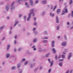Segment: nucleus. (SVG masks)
<instances>
[{"label":"nucleus","instance_id":"f257e3e1","mask_svg":"<svg viewBox=\"0 0 73 73\" xmlns=\"http://www.w3.org/2000/svg\"><path fill=\"white\" fill-rule=\"evenodd\" d=\"M33 13V9H31L30 10V13L29 14L28 18L27 19V21H29V19H31V14Z\"/></svg>","mask_w":73,"mask_h":73},{"label":"nucleus","instance_id":"f03ea898","mask_svg":"<svg viewBox=\"0 0 73 73\" xmlns=\"http://www.w3.org/2000/svg\"><path fill=\"white\" fill-rule=\"evenodd\" d=\"M14 3H15V2H13V3L11 4V10H12V9H14L15 8V7H13V5L14 4Z\"/></svg>","mask_w":73,"mask_h":73},{"label":"nucleus","instance_id":"7ed1b4c3","mask_svg":"<svg viewBox=\"0 0 73 73\" xmlns=\"http://www.w3.org/2000/svg\"><path fill=\"white\" fill-rule=\"evenodd\" d=\"M55 42V41H52V47H54V44Z\"/></svg>","mask_w":73,"mask_h":73},{"label":"nucleus","instance_id":"20e7f679","mask_svg":"<svg viewBox=\"0 0 73 73\" xmlns=\"http://www.w3.org/2000/svg\"><path fill=\"white\" fill-rule=\"evenodd\" d=\"M66 42H64L62 43V45L63 46H66Z\"/></svg>","mask_w":73,"mask_h":73},{"label":"nucleus","instance_id":"39448f33","mask_svg":"<svg viewBox=\"0 0 73 73\" xmlns=\"http://www.w3.org/2000/svg\"><path fill=\"white\" fill-rule=\"evenodd\" d=\"M30 3L31 5H33V1L32 0H30Z\"/></svg>","mask_w":73,"mask_h":73},{"label":"nucleus","instance_id":"423d86ee","mask_svg":"<svg viewBox=\"0 0 73 73\" xmlns=\"http://www.w3.org/2000/svg\"><path fill=\"white\" fill-rule=\"evenodd\" d=\"M52 50L53 53H56V50H55V49L54 48H53L52 49Z\"/></svg>","mask_w":73,"mask_h":73},{"label":"nucleus","instance_id":"0eeeda50","mask_svg":"<svg viewBox=\"0 0 73 73\" xmlns=\"http://www.w3.org/2000/svg\"><path fill=\"white\" fill-rule=\"evenodd\" d=\"M72 54L71 53H70L69 55H68V60H69V59L70 58V57H71V55Z\"/></svg>","mask_w":73,"mask_h":73},{"label":"nucleus","instance_id":"6e6552de","mask_svg":"<svg viewBox=\"0 0 73 73\" xmlns=\"http://www.w3.org/2000/svg\"><path fill=\"white\" fill-rule=\"evenodd\" d=\"M56 23H59V21H58V17H56Z\"/></svg>","mask_w":73,"mask_h":73},{"label":"nucleus","instance_id":"1a4fd4ad","mask_svg":"<svg viewBox=\"0 0 73 73\" xmlns=\"http://www.w3.org/2000/svg\"><path fill=\"white\" fill-rule=\"evenodd\" d=\"M57 13H59L60 12H61V10L60 9H58L57 10Z\"/></svg>","mask_w":73,"mask_h":73},{"label":"nucleus","instance_id":"9d476101","mask_svg":"<svg viewBox=\"0 0 73 73\" xmlns=\"http://www.w3.org/2000/svg\"><path fill=\"white\" fill-rule=\"evenodd\" d=\"M9 5L6 6V9H7L6 10H7V11L8 10V9H8L9 8Z\"/></svg>","mask_w":73,"mask_h":73},{"label":"nucleus","instance_id":"9b49d317","mask_svg":"<svg viewBox=\"0 0 73 73\" xmlns=\"http://www.w3.org/2000/svg\"><path fill=\"white\" fill-rule=\"evenodd\" d=\"M50 15L51 16H52V17H54V14H52V13H50Z\"/></svg>","mask_w":73,"mask_h":73},{"label":"nucleus","instance_id":"f8f14e48","mask_svg":"<svg viewBox=\"0 0 73 73\" xmlns=\"http://www.w3.org/2000/svg\"><path fill=\"white\" fill-rule=\"evenodd\" d=\"M9 54L7 53L6 55V57L7 58H8L9 56Z\"/></svg>","mask_w":73,"mask_h":73},{"label":"nucleus","instance_id":"ddd939ff","mask_svg":"<svg viewBox=\"0 0 73 73\" xmlns=\"http://www.w3.org/2000/svg\"><path fill=\"white\" fill-rule=\"evenodd\" d=\"M9 47H10V45H7V50H8L9 49Z\"/></svg>","mask_w":73,"mask_h":73},{"label":"nucleus","instance_id":"4468645a","mask_svg":"<svg viewBox=\"0 0 73 73\" xmlns=\"http://www.w3.org/2000/svg\"><path fill=\"white\" fill-rule=\"evenodd\" d=\"M64 10L65 11V13H68V9H66V8L64 9Z\"/></svg>","mask_w":73,"mask_h":73},{"label":"nucleus","instance_id":"2eb2a0df","mask_svg":"<svg viewBox=\"0 0 73 73\" xmlns=\"http://www.w3.org/2000/svg\"><path fill=\"white\" fill-rule=\"evenodd\" d=\"M19 23V22L17 21L16 23H15L14 25V27H15L16 25L17 24V23Z\"/></svg>","mask_w":73,"mask_h":73},{"label":"nucleus","instance_id":"dca6fc26","mask_svg":"<svg viewBox=\"0 0 73 73\" xmlns=\"http://www.w3.org/2000/svg\"><path fill=\"white\" fill-rule=\"evenodd\" d=\"M69 3L70 4H72L73 3V1H72V0H70Z\"/></svg>","mask_w":73,"mask_h":73},{"label":"nucleus","instance_id":"f3484780","mask_svg":"<svg viewBox=\"0 0 73 73\" xmlns=\"http://www.w3.org/2000/svg\"><path fill=\"white\" fill-rule=\"evenodd\" d=\"M37 39H33V42H36V41Z\"/></svg>","mask_w":73,"mask_h":73},{"label":"nucleus","instance_id":"a211bd4d","mask_svg":"<svg viewBox=\"0 0 73 73\" xmlns=\"http://www.w3.org/2000/svg\"><path fill=\"white\" fill-rule=\"evenodd\" d=\"M42 3H43V4H45L46 3V1H42Z\"/></svg>","mask_w":73,"mask_h":73},{"label":"nucleus","instance_id":"6ab92c4d","mask_svg":"<svg viewBox=\"0 0 73 73\" xmlns=\"http://www.w3.org/2000/svg\"><path fill=\"white\" fill-rule=\"evenodd\" d=\"M15 68H16L15 67V66L13 67L12 68V69L13 70V69H15Z\"/></svg>","mask_w":73,"mask_h":73},{"label":"nucleus","instance_id":"aec40b11","mask_svg":"<svg viewBox=\"0 0 73 73\" xmlns=\"http://www.w3.org/2000/svg\"><path fill=\"white\" fill-rule=\"evenodd\" d=\"M53 61H52L51 63V64H50V66H52V65H53Z\"/></svg>","mask_w":73,"mask_h":73},{"label":"nucleus","instance_id":"412c9836","mask_svg":"<svg viewBox=\"0 0 73 73\" xmlns=\"http://www.w3.org/2000/svg\"><path fill=\"white\" fill-rule=\"evenodd\" d=\"M49 54H50V53H48L46 55V57H48Z\"/></svg>","mask_w":73,"mask_h":73},{"label":"nucleus","instance_id":"4be33fe9","mask_svg":"<svg viewBox=\"0 0 73 73\" xmlns=\"http://www.w3.org/2000/svg\"><path fill=\"white\" fill-rule=\"evenodd\" d=\"M51 72V69H49L48 70V73H50Z\"/></svg>","mask_w":73,"mask_h":73},{"label":"nucleus","instance_id":"5701e85b","mask_svg":"<svg viewBox=\"0 0 73 73\" xmlns=\"http://www.w3.org/2000/svg\"><path fill=\"white\" fill-rule=\"evenodd\" d=\"M65 13V11H63V13H62V15H64Z\"/></svg>","mask_w":73,"mask_h":73},{"label":"nucleus","instance_id":"b1692460","mask_svg":"<svg viewBox=\"0 0 73 73\" xmlns=\"http://www.w3.org/2000/svg\"><path fill=\"white\" fill-rule=\"evenodd\" d=\"M21 64H18L17 67L18 68H19Z\"/></svg>","mask_w":73,"mask_h":73},{"label":"nucleus","instance_id":"393cba45","mask_svg":"<svg viewBox=\"0 0 73 73\" xmlns=\"http://www.w3.org/2000/svg\"><path fill=\"white\" fill-rule=\"evenodd\" d=\"M72 17H73V11H72Z\"/></svg>","mask_w":73,"mask_h":73},{"label":"nucleus","instance_id":"a878e982","mask_svg":"<svg viewBox=\"0 0 73 73\" xmlns=\"http://www.w3.org/2000/svg\"><path fill=\"white\" fill-rule=\"evenodd\" d=\"M62 63H60L59 64V65H60V66H62Z\"/></svg>","mask_w":73,"mask_h":73},{"label":"nucleus","instance_id":"bb28decb","mask_svg":"<svg viewBox=\"0 0 73 73\" xmlns=\"http://www.w3.org/2000/svg\"><path fill=\"white\" fill-rule=\"evenodd\" d=\"M28 62L27 61L26 62H25V64L27 65V64H28Z\"/></svg>","mask_w":73,"mask_h":73},{"label":"nucleus","instance_id":"cd10ccee","mask_svg":"<svg viewBox=\"0 0 73 73\" xmlns=\"http://www.w3.org/2000/svg\"><path fill=\"white\" fill-rule=\"evenodd\" d=\"M62 57L63 58H65V55H62Z\"/></svg>","mask_w":73,"mask_h":73},{"label":"nucleus","instance_id":"c85d7f7f","mask_svg":"<svg viewBox=\"0 0 73 73\" xmlns=\"http://www.w3.org/2000/svg\"><path fill=\"white\" fill-rule=\"evenodd\" d=\"M56 8H57V5H56L54 8V9H56Z\"/></svg>","mask_w":73,"mask_h":73},{"label":"nucleus","instance_id":"c756f323","mask_svg":"<svg viewBox=\"0 0 73 73\" xmlns=\"http://www.w3.org/2000/svg\"><path fill=\"white\" fill-rule=\"evenodd\" d=\"M38 1H36L35 2V4H37V3H38Z\"/></svg>","mask_w":73,"mask_h":73},{"label":"nucleus","instance_id":"7c9ffc66","mask_svg":"<svg viewBox=\"0 0 73 73\" xmlns=\"http://www.w3.org/2000/svg\"><path fill=\"white\" fill-rule=\"evenodd\" d=\"M59 28H60V27H59V26H58L57 27V30H58V29H59Z\"/></svg>","mask_w":73,"mask_h":73},{"label":"nucleus","instance_id":"2f4dec72","mask_svg":"<svg viewBox=\"0 0 73 73\" xmlns=\"http://www.w3.org/2000/svg\"><path fill=\"white\" fill-rule=\"evenodd\" d=\"M48 61H49V62H50H50H50V59H48Z\"/></svg>","mask_w":73,"mask_h":73},{"label":"nucleus","instance_id":"473e14b6","mask_svg":"<svg viewBox=\"0 0 73 73\" xmlns=\"http://www.w3.org/2000/svg\"><path fill=\"white\" fill-rule=\"evenodd\" d=\"M57 55H56L55 58H56V60H57Z\"/></svg>","mask_w":73,"mask_h":73},{"label":"nucleus","instance_id":"72a5a7b5","mask_svg":"<svg viewBox=\"0 0 73 73\" xmlns=\"http://www.w3.org/2000/svg\"><path fill=\"white\" fill-rule=\"evenodd\" d=\"M14 38L15 39H16V38H17V36L16 35L15 36Z\"/></svg>","mask_w":73,"mask_h":73},{"label":"nucleus","instance_id":"f704fd0d","mask_svg":"<svg viewBox=\"0 0 73 73\" xmlns=\"http://www.w3.org/2000/svg\"><path fill=\"white\" fill-rule=\"evenodd\" d=\"M25 60V59H23L22 60V61H24Z\"/></svg>","mask_w":73,"mask_h":73},{"label":"nucleus","instance_id":"c9c22d12","mask_svg":"<svg viewBox=\"0 0 73 73\" xmlns=\"http://www.w3.org/2000/svg\"><path fill=\"white\" fill-rule=\"evenodd\" d=\"M3 28V27H0V29H2V28Z\"/></svg>","mask_w":73,"mask_h":73},{"label":"nucleus","instance_id":"e433bc0d","mask_svg":"<svg viewBox=\"0 0 73 73\" xmlns=\"http://www.w3.org/2000/svg\"><path fill=\"white\" fill-rule=\"evenodd\" d=\"M24 19H25H25H26V16H25L24 17Z\"/></svg>","mask_w":73,"mask_h":73},{"label":"nucleus","instance_id":"4c0bfd02","mask_svg":"<svg viewBox=\"0 0 73 73\" xmlns=\"http://www.w3.org/2000/svg\"><path fill=\"white\" fill-rule=\"evenodd\" d=\"M60 61H63V59H62L60 60Z\"/></svg>","mask_w":73,"mask_h":73},{"label":"nucleus","instance_id":"58836bf2","mask_svg":"<svg viewBox=\"0 0 73 73\" xmlns=\"http://www.w3.org/2000/svg\"><path fill=\"white\" fill-rule=\"evenodd\" d=\"M33 50H36V48H35L33 49Z\"/></svg>","mask_w":73,"mask_h":73},{"label":"nucleus","instance_id":"ea45409f","mask_svg":"<svg viewBox=\"0 0 73 73\" xmlns=\"http://www.w3.org/2000/svg\"><path fill=\"white\" fill-rule=\"evenodd\" d=\"M33 30L34 31H35V30H36V28H34Z\"/></svg>","mask_w":73,"mask_h":73},{"label":"nucleus","instance_id":"a19ab883","mask_svg":"<svg viewBox=\"0 0 73 73\" xmlns=\"http://www.w3.org/2000/svg\"><path fill=\"white\" fill-rule=\"evenodd\" d=\"M19 17H21V15H19Z\"/></svg>","mask_w":73,"mask_h":73},{"label":"nucleus","instance_id":"79ce46f5","mask_svg":"<svg viewBox=\"0 0 73 73\" xmlns=\"http://www.w3.org/2000/svg\"><path fill=\"white\" fill-rule=\"evenodd\" d=\"M18 2L19 3L20 2V0H17Z\"/></svg>","mask_w":73,"mask_h":73},{"label":"nucleus","instance_id":"37998d69","mask_svg":"<svg viewBox=\"0 0 73 73\" xmlns=\"http://www.w3.org/2000/svg\"><path fill=\"white\" fill-rule=\"evenodd\" d=\"M20 50H21V48H19V49H18V50L19 51H20Z\"/></svg>","mask_w":73,"mask_h":73},{"label":"nucleus","instance_id":"c03bdc74","mask_svg":"<svg viewBox=\"0 0 73 73\" xmlns=\"http://www.w3.org/2000/svg\"><path fill=\"white\" fill-rule=\"evenodd\" d=\"M36 23H35L34 24V25H36Z\"/></svg>","mask_w":73,"mask_h":73},{"label":"nucleus","instance_id":"a18cd8bd","mask_svg":"<svg viewBox=\"0 0 73 73\" xmlns=\"http://www.w3.org/2000/svg\"><path fill=\"white\" fill-rule=\"evenodd\" d=\"M14 52H16V49H15L14 50Z\"/></svg>","mask_w":73,"mask_h":73},{"label":"nucleus","instance_id":"49530a36","mask_svg":"<svg viewBox=\"0 0 73 73\" xmlns=\"http://www.w3.org/2000/svg\"><path fill=\"white\" fill-rule=\"evenodd\" d=\"M69 70L67 71L66 73H69Z\"/></svg>","mask_w":73,"mask_h":73},{"label":"nucleus","instance_id":"de8ad7c7","mask_svg":"<svg viewBox=\"0 0 73 73\" xmlns=\"http://www.w3.org/2000/svg\"><path fill=\"white\" fill-rule=\"evenodd\" d=\"M43 42H46V40L43 41Z\"/></svg>","mask_w":73,"mask_h":73},{"label":"nucleus","instance_id":"09e8293b","mask_svg":"<svg viewBox=\"0 0 73 73\" xmlns=\"http://www.w3.org/2000/svg\"><path fill=\"white\" fill-rule=\"evenodd\" d=\"M16 43V41L15 40L14 44H15Z\"/></svg>","mask_w":73,"mask_h":73},{"label":"nucleus","instance_id":"8fccbe9b","mask_svg":"<svg viewBox=\"0 0 73 73\" xmlns=\"http://www.w3.org/2000/svg\"><path fill=\"white\" fill-rule=\"evenodd\" d=\"M34 20H35H35H36V18H35V17H34Z\"/></svg>","mask_w":73,"mask_h":73},{"label":"nucleus","instance_id":"3c124183","mask_svg":"<svg viewBox=\"0 0 73 73\" xmlns=\"http://www.w3.org/2000/svg\"><path fill=\"white\" fill-rule=\"evenodd\" d=\"M27 3L26 2L25 3V5H27Z\"/></svg>","mask_w":73,"mask_h":73},{"label":"nucleus","instance_id":"603ef678","mask_svg":"<svg viewBox=\"0 0 73 73\" xmlns=\"http://www.w3.org/2000/svg\"><path fill=\"white\" fill-rule=\"evenodd\" d=\"M35 46H33V47H32V48H35Z\"/></svg>","mask_w":73,"mask_h":73},{"label":"nucleus","instance_id":"864d4df0","mask_svg":"<svg viewBox=\"0 0 73 73\" xmlns=\"http://www.w3.org/2000/svg\"><path fill=\"white\" fill-rule=\"evenodd\" d=\"M4 39H5V37H4V38H3V39H2V40H4Z\"/></svg>","mask_w":73,"mask_h":73},{"label":"nucleus","instance_id":"5fc2aeb1","mask_svg":"<svg viewBox=\"0 0 73 73\" xmlns=\"http://www.w3.org/2000/svg\"><path fill=\"white\" fill-rule=\"evenodd\" d=\"M60 38V36H59L58 37V38Z\"/></svg>","mask_w":73,"mask_h":73},{"label":"nucleus","instance_id":"6e6d98bb","mask_svg":"<svg viewBox=\"0 0 73 73\" xmlns=\"http://www.w3.org/2000/svg\"><path fill=\"white\" fill-rule=\"evenodd\" d=\"M68 25H69V22H68L67 23Z\"/></svg>","mask_w":73,"mask_h":73},{"label":"nucleus","instance_id":"4d7b16f0","mask_svg":"<svg viewBox=\"0 0 73 73\" xmlns=\"http://www.w3.org/2000/svg\"><path fill=\"white\" fill-rule=\"evenodd\" d=\"M60 57H61V56H59L58 58H60Z\"/></svg>","mask_w":73,"mask_h":73},{"label":"nucleus","instance_id":"13d9d810","mask_svg":"<svg viewBox=\"0 0 73 73\" xmlns=\"http://www.w3.org/2000/svg\"><path fill=\"white\" fill-rule=\"evenodd\" d=\"M42 69V67H41L40 68V69Z\"/></svg>","mask_w":73,"mask_h":73},{"label":"nucleus","instance_id":"bf43d9fd","mask_svg":"<svg viewBox=\"0 0 73 73\" xmlns=\"http://www.w3.org/2000/svg\"><path fill=\"white\" fill-rule=\"evenodd\" d=\"M61 1H63V0H60L59 1L60 2Z\"/></svg>","mask_w":73,"mask_h":73},{"label":"nucleus","instance_id":"052dcab7","mask_svg":"<svg viewBox=\"0 0 73 73\" xmlns=\"http://www.w3.org/2000/svg\"><path fill=\"white\" fill-rule=\"evenodd\" d=\"M4 63H5L4 62H3V65H4Z\"/></svg>","mask_w":73,"mask_h":73},{"label":"nucleus","instance_id":"680f3d73","mask_svg":"<svg viewBox=\"0 0 73 73\" xmlns=\"http://www.w3.org/2000/svg\"><path fill=\"white\" fill-rule=\"evenodd\" d=\"M11 32L10 31L9 32V34H11Z\"/></svg>","mask_w":73,"mask_h":73},{"label":"nucleus","instance_id":"e2e57ef3","mask_svg":"<svg viewBox=\"0 0 73 73\" xmlns=\"http://www.w3.org/2000/svg\"><path fill=\"white\" fill-rule=\"evenodd\" d=\"M12 27H11L10 28V29H11V30L12 29Z\"/></svg>","mask_w":73,"mask_h":73},{"label":"nucleus","instance_id":"0e129e2a","mask_svg":"<svg viewBox=\"0 0 73 73\" xmlns=\"http://www.w3.org/2000/svg\"><path fill=\"white\" fill-rule=\"evenodd\" d=\"M35 16V14H33V16Z\"/></svg>","mask_w":73,"mask_h":73},{"label":"nucleus","instance_id":"69168bd1","mask_svg":"<svg viewBox=\"0 0 73 73\" xmlns=\"http://www.w3.org/2000/svg\"><path fill=\"white\" fill-rule=\"evenodd\" d=\"M7 19H9V17H7Z\"/></svg>","mask_w":73,"mask_h":73},{"label":"nucleus","instance_id":"338daca9","mask_svg":"<svg viewBox=\"0 0 73 73\" xmlns=\"http://www.w3.org/2000/svg\"><path fill=\"white\" fill-rule=\"evenodd\" d=\"M47 38H48V37H46V39H47Z\"/></svg>","mask_w":73,"mask_h":73},{"label":"nucleus","instance_id":"774afa93","mask_svg":"<svg viewBox=\"0 0 73 73\" xmlns=\"http://www.w3.org/2000/svg\"><path fill=\"white\" fill-rule=\"evenodd\" d=\"M19 73H21V71H20V72H19Z\"/></svg>","mask_w":73,"mask_h":73}]
</instances>
